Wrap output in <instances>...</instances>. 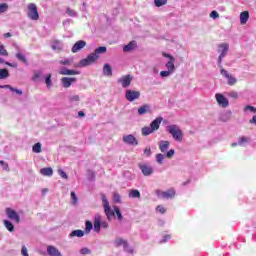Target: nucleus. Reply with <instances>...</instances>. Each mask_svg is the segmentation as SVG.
Returning <instances> with one entry per match:
<instances>
[{
    "instance_id": "5fc2aeb1",
    "label": "nucleus",
    "mask_w": 256,
    "mask_h": 256,
    "mask_svg": "<svg viewBox=\"0 0 256 256\" xmlns=\"http://www.w3.org/2000/svg\"><path fill=\"white\" fill-rule=\"evenodd\" d=\"M80 255H91V250H89L87 247H84L80 249Z\"/></svg>"
},
{
    "instance_id": "37998d69",
    "label": "nucleus",
    "mask_w": 256,
    "mask_h": 256,
    "mask_svg": "<svg viewBox=\"0 0 256 256\" xmlns=\"http://www.w3.org/2000/svg\"><path fill=\"white\" fill-rule=\"evenodd\" d=\"M41 75H42L41 71L35 70L34 75L32 76V81L35 82L37 81V79H41Z\"/></svg>"
},
{
    "instance_id": "6e6d98bb",
    "label": "nucleus",
    "mask_w": 256,
    "mask_h": 256,
    "mask_svg": "<svg viewBox=\"0 0 256 256\" xmlns=\"http://www.w3.org/2000/svg\"><path fill=\"white\" fill-rule=\"evenodd\" d=\"M0 55H3L4 57H7V55H9L3 44L0 45Z\"/></svg>"
},
{
    "instance_id": "72a5a7b5",
    "label": "nucleus",
    "mask_w": 256,
    "mask_h": 256,
    "mask_svg": "<svg viewBox=\"0 0 256 256\" xmlns=\"http://www.w3.org/2000/svg\"><path fill=\"white\" fill-rule=\"evenodd\" d=\"M9 77V70L6 68L0 69V80L7 79Z\"/></svg>"
},
{
    "instance_id": "69168bd1",
    "label": "nucleus",
    "mask_w": 256,
    "mask_h": 256,
    "mask_svg": "<svg viewBox=\"0 0 256 256\" xmlns=\"http://www.w3.org/2000/svg\"><path fill=\"white\" fill-rule=\"evenodd\" d=\"M21 253H22L23 256H29V252L27 251V246L26 245L22 246Z\"/></svg>"
},
{
    "instance_id": "9d476101",
    "label": "nucleus",
    "mask_w": 256,
    "mask_h": 256,
    "mask_svg": "<svg viewBox=\"0 0 256 256\" xmlns=\"http://www.w3.org/2000/svg\"><path fill=\"white\" fill-rule=\"evenodd\" d=\"M139 97H141V92L137 90L127 89L125 91V98L130 103H133V101H136V99H139Z\"/></svg>"
},
{
    "instance_id": "f8f14e48",
    "label": "nucleus",
    "mask_w": 256,
    "mask_h": 256,
    "mask_svg": "<svg viewBox=\"0 0 256 256\" xmlns=\"http://www.w3.org/2000/svg\"><path fill=\"white\" fill-rule=\"evenodd\" d=\"M138 167L144 177H151V175L154 173L153 166H149L147 164H139Z\"/></svg>"
},
{
    "instance_id": "603ef678",
    "label": "nucleus",
    "mask_w": 256,
    "mask_h": 256,
    "mask_svg": "<svg viewBox=\"0 0 256 256\" xmlns=\"http://www.w3.org/2000/svg\"><path fill=\"white\" fill-rule=\"evenodd\" d=\"M7 9H9V5H7V3L0 4V14L5 13L7 11Z\"/></svg>"
},
{
    "instance_id": "338daca9",
    "label": "nucleus",
    "mask_w": 256,
    "mask_h": 256,
    "mask_svg": "<svg viewBox=\"0 0 256 256\" xmlns=\"http://www.w3.org/2000/svg\"><path fill=\"white\" fill-rule=\"evenodd\" d=\"M151 148H145L144 149V155L146 156V157H151Z\"/></svg>"
},
{
    "instance_id": "774afa93",
    "label": "nucleus",
    "mask_w": 256,
    "mask_h": 256,
    "mask_svg": "<svg viewBox=\"0 0 256 256\" xmlns=\"http://www.w3.org/2000/svg\"><path fill=\"white\" fill-rule=\"evenodd\" d=\"M125 253H129L130 255H133L134 250L133 248H131L128 244V247L126 249H124Z\"/></svg>"
},
{
    "instance_id": "1a4fd4ad",
    "label": "nucleus",
    "mask_w": 256,
    "mask_h": 256,
    "mask_svg": "<svg viewBox=\"0 0 256 256\" xmlns=\"http://www.w3.org/2000/svg\"><path fill=\"white\" fill-rule=\"evenodd\" d=\"M163 57L168 59L167 63L165 64L166 69L172 73H175L177 69L175 68V57L169 53H163Z\"/></svg>"
},
{
    "instance_id": "ea45409f",
    "label": "nucleus",
    "mask_w": 256,
    "mask_h": 256,
    "mask_svg": "<svg viewBox=\"0 0 256 256\" xmlns=\"http://www.w3.org/2000/svg\"><path fill=\"white\" fill-rule=\"evenodd\" d=\"M66 14L68 17H77V12L69 7L66 9Z\"/></svg>"
},
{
    "instance_id": "49530a36",
    "label": "nucleus",
    "mask_w": 256,
    "mask_h": 256,
    "mask_svg": "<svg viewBox=\"0 0 256 256\" xmlns=\"http://www.w3.org/2000/svg\"><path fill=\"white\" fill-rule=\"evenodd\" d=\"M173 155H175V149H170L164 155L167 159H172Z\"/></svg>"
},
{
    "instance_id": "2eb2a0df",
    "label": "nucleus",
    "mask_w": 256,
    "mask_h": 256,
    "mask_svg": "<svg viewBox=\"0 0 256 256\" xmlns=\"http://www.w3.org/2000/svg\"><path fill=\"white\" fill-rule=\"evenodd\" d=\"M6 215H7L8 219L15 221V223H19L21 221V217L19 216L17 211H15L11 208H6Z\"/></svg>"
},
{
    "instance_id": "0e129e2a",
    "label": "nucleus",
    "mask_w": 256,
    "mask_h": 256,
    "mask_svg": "<svg viewBox=\"0 0 256 256\" xmlns=\"http://www.w3.org/2000/svg\"><path fill=\"white\" fill-rule=\"evenodd\" d=\"M0 165L3 167L4 171H9V164L5 163V161L0 160Z\"/></svg>"
},
{
    "instance_id": "393cba45",
    "label": "nucleus",
    "mask_w": 256,
    "mask_h": 256,
    "mask_svg": "<svg viewBox=\"0 0 256 256\" xmlns=\"http://www.w3.org/2000/svg\"><path fill=\"white\" fill-rule=\"evenodd\" d=\"M151 111V106L149 104H144L138 108V115H145V113H149Z\"/></svg>"
},
{
    "instance_id": "4be33fe9",
    "label": "nucleus",
    "mask_w": 256,
    "mask_h": 256,
    "mask_svg": "<svg viewBox=\"0 0 256 256\" xmlns=\"http://www.w3.org/2000/svg\"><path fill=\"white\" fill-rule=\"evenodd\" d=\"M251 143V137L241 136L238 138L239 147H246L247 144Z\"/></svg>"
},
{
    "instance_id": "de8ad7c7",
    "label": "nucleus",
    "mask_w": 256,
    "mask_h": 256,
    "mask_svg": "<svg viewBox=\"0 0 256 256\" xmlns=\"http://www.w3.org/2000/svg\"><path fill=\"white\" fill-rule=\"evenodd\" d=\"M73 63V59L65 58L60 60V65H71Z\"/></svg>"
},
{
    "instance_id": "e433bc0d",
    "label": "nucleus",
    "mask_w": 256,
    "mask_h": 256,
    "mask_svg": "<svg viewBox=\"0 0 256 256\" xmlns=\"http://www.w3.org/2000/svg\"><path fill=\"white\" fill-rule=\"evenodd\" d=\"M16 58L18 59V61H21L22 63H24V65H27V57H25L24 54L18 52L16 53Z\"/></svg>"
},
{
    "instance_id": "4d7b16f0",
    "label": "nucleus",
    "mask_w": 256,
    "mask_h": 256,
    "mask_svg": "<svg viewBox=\"0 0 256 256\" xmlns=\"http://www.w3.org/2000/svg\"><path fill=\"white\" fill-rule=\"evenodd\" d=\"M227 79H228V85H235L237 83V79L231 75Z\"/></svg>"
},
{
    "instance_id": "3c124183",
    "label": "nucleus",
    "mask_w": 256,
    "mask_h": 256,
    "mask_svg": "<svg viewBox=\"0 0 256 256\" xmlns=\"http://www.w3.org/2000/svg\"><path fill=\"white\" fill-rule=\"evenodd\" d=\"M171 240V235L166 234L164 236H162V239L159 241V243L163 244V243H167V241Z\"/></svg>"
},
{
    "instance_id": "5701e85b",
    "label": "nucleus",
    "mask_w": 256,
    "mask_h": 256,
    "mask_svg": "<svg viewBox=\"0 0 256 256\" xmlns=\"http://www.w3.org/2000/svg\"><path fill=\"white\" fill-rule=\"evenodd\" d=\"M60 75H79V71L77 70H71L67 67H62L60 69Z\"/></svg>"
},
{
    "instance_id": "4468645a",
    "label": "nucleus",
    "mask_w": 256,
    "mask_h": 256,
    "mask_svg": "<svg viewBox=\"0 0 256 256\" xmlns=\"http://www.w3.org/2000/svg\"><path fill=\"white\" fill-rule=\"evenodd\" d=\"M132 81H133V76L129 74L122 76L121 78L118 79V83L121 84L123 89H127V87L131 85Z\"/></svg>"
},
{
    "instance_id": "58836bf2",
    "label": "nucleus",
    "mask_w": 256,
    "mask_h": 256,
    "mask_svg": "<svg viewBox=\"0 0 256 256\" xmlns=\"http://www.w3.org/2000/svg\"><path fill=\"white\" fill-rule=\"evenodd\" d=\"M170 75H173V72H171V70H163L160 72V77L162 79H165V77H170Z\"/></svg>"
},
{
    "instance_id": "412c9836",
    "label": "nucleus",
    "mask_w": 256,
    "mask_h": 256,
    "mask_svg": "<svg viewBox=\"0 0 256 256\" xmlns=\"http://www.w3.org/2000/svg\"><path fill=\"white\" fill-rule=\"evenodd\" d=\"M51 49L53 51H57L58 53L60 51H63V42L59 41V40H55L54 42H52L51 44Z\"/></svg>"
},
{
    "instance_id": "6ab92c4d",
    "label": "nucleus",
    "mask_w": 256,
    "mask_h": 256,
    "mask_svg": "<svg viewBox=\"0 0 256 256\" xmlns=\"http://www.w3.org/2000/svg\"><path fill=\"white\" fill-rule=\"evenodd\" d=\"M135 49H137V42L135 40H132L127 45L123 46L124 53H129Z\"/></svg>"
},
{
    "instance_id": "a18cd8bd",
    "label": "nucleus",
    "mask_w": 256,
    "mask_h": 256,
    "mask_svg": "<svg viewBox=\"0 0 256 256\" xmlns=\"http://www.w3.org/2000/svg\"><path fill=\"white\" fill-rule=\"evenodd\" d=\"M247 111H250V113H256V108L251 105H246L244 108V113H247Z\"/></svg>"
},
{
    "instance_id": "13d9d810",
    "label": "nucleus",
    "mask_w": 256,
    "mask_h": 256,
    "mask_svg": "<svg viewBox=\"0 0 256 256\" xmlns=\"http://www.w3.org/2000/svg\"><path fill=\"white\" fill-rule=\"evenodd\" d=\"M220 73L221 75H223V77H225L226 79H228V77H230V74L227 70L220 68Z\"/></svg>"
},
{
    "instance_id": "bf43d9fd",
    "label": "nucleus",
    "mask_w": 256,
    "mask_h": 256,
    "mask_svg": "<svg viewBox=\"0 0 256 256\" xmlns=\"http://www.w3.org/2000/svg\"><path fill=\"white\" fill-rule=\"evenodd\" d=\"M210 17L212 19H219V12H217L216 10H213L211 13H210Z\"/></svg>"
},
{
    "instance_id": "864d4df0",
    "label": "nucleus",
    "mask_w": 256,
    "mask_h": 256,
    "mask_svg": "<svg viewBox=\"0 0 256 256\" xmlns=\"http://www.w3.org/2000/svg\"><path fill=\"white\" fill-rule=\"evenodd\" d=\"M113 202L114 203H121V195H119V193H114L113 194Z\"/></svg>"
},
{
    "instance_id": "f704fd0d",
    "label": "nucleus",
    "mask_w": 256,
    "mask_h": 256,
    "mask_svg": "<svg viewBox=\"0 0 256 256\" xmlns=\"http://www.w3.org/2000/svg\"><path fill=\"white\" fill-rule=\"evenodd\" d=\"M231 117V112H225L220 115V121H223L224 123H227V121Z\"/></svg>"
},
{
    "instance_id": "e2e57ef3",
    "label": "nucleus",
    "mask_w": 256,
    "mask_h": 256,
    "mask_svg": "<svg viewBox=\"0 0 256 256\" xmlns=\"http://www.w3.org/2000/svg\"><path fill=\"white\" fill-rule=\"evenodd\" d=\"M70 197L72 199V201H74V203H77V201H79V199L77 198V194L75 193V191H72L70 193Z\"/></svg>"
},
{
    "instance_id": "0eeeda50",
    "label": "nucleus",
    "mask_w": 256,
    "mask_h": 256,
    "mask_svg": "<svg viewBox=\"0 0 256 256\" xmlns=\"http://www.w3.org/2000/svg\"><path fill=\"white\" fill-rule=\"evenodd\" d=\"M27 16L32 21H38L39 20V10H37V5L35 3H30L28 5V13Z\"/></svg>"
},
{
    "instance_id": "052dcab7",
    "label": "nucleus",
    "mask_w": 256,
    "mask_h": 256,
    "mask_svg": "<svg viewBox=\"0 0 256 256\" xmlns=\"http://www.w3.org/2000/svg\"><path fill=\"white\" fill-rule=\"evenodd\" d=\"M12 93H16V95H23V90H19L15 87H12L10 90Z\"/></svg>"
},
{
    "instance_id": "09e8293b",
    "label": "nucleus",
    "mask_w": 256,
    "mask_h": 256,
    "mask_svg": "<svg viewBox=\"0 0 256 256\" xmlns=\"http://www.w3.org/2000/svg\"><path fill=\"white\" fill-rule=\"evenodd\" d=\"M58 175H60V177H62V179H69L67 172H65L63 169H58Z\"/></svg>"
},
{
    "instance_id": "4c0bfd02",
    "label": "nucleus",
    "mask_w": 256,
    "mask_h": 256,
    "mask_svg": "<svg viewBox=\"0 0 256 256\" xmlns=\"http://www.w3.org/2000/svg\"><path fill=\"white\" fill-rule=\"evenodd\" d=\"M164 159H165V155H163L162 153H159L156 155V162L158 165H163Z\"/></svg>"
},
{
    "instance_id": "cd10ccee",
    "label": "nucleus",
    "mask_w": 256,
    "mask_h": 256,
    "mask_svg": "<svg viewBox=\"0 0 256 256\" xmlns=\"http://www.w3.org/2000/svg\"><path fill=\"white\" fill-rule=\"evenodd\" d=\"M249 21V11H244L240 13V23L241 25H245Z\"/></svg>"
},
{
    "instance_id": "8fccbe9b",
    "label": "nucleus",
    "mask_w": 256,
    "mask_h": 256,
    "mask_svg": "<svg viewBox=\"0 0 256 256\" xmlns=\"http://www.w3.org/2000/svg\"><path fill=\"white\" fill-rule=\"evenodd\" d=\"M156 211H157L158 213H161V215L167 213V209H165V207H163V205H158V206L156 207Z\"/></svg>"
},
{
    "instance_id": "f03ea898",
    "label": "nucleus",
    "mask_w": 256,
    "mask_h": 256,
    "mask_svg": "<svg viewBox=\"0 0 256 256\" xmlns=\"http://www.w3.org/2000/svg\"><path fill=\"white\" fill-rule=\"evenodd\" d=\"M162 122H163V117L159 116L150 123V126H144L142 128L143 137H148V135H151V133H155V131H159V128L161 127Z\"/></svg>"
},
{
    "instance_id": "c756f323",
    "label": "nucleus",
    "mask_w": 256,
    "mask_h": 256,
    "mask_svg": "<svg viewBox=\"0 0 256 256\" xmlns=\"http://www.w3.org/2000/svg\"><path fill=\"white\" fill-rule=\"evenodd\" d=\"M95 229V226H93V222L91 220H86L85 222V233H91Z\"/></svg>"
},
{
    "instance_id": "b1692460",
    "label": "nucleus",
    "mask_w": 256,
    "mask_h": 256,
    "mask_svg": "<svg viewBox=\"0 0 256 256\" xmlns=\"http://www.w3.org/2000/svg\"><path fill=\"white\" fill-rule=\"evenodd\" d=\"M103 74L106 77H111V75H113V68H111V65L109 63L104 64Z\"/></svg>"
},
{
    "instance_id": "c85d7f7f",
    "label": "nucleus",
    "mask_w": 256,
    "mask_h": 256,
    "mask_svg": "<svg viewBox=\"0 0 256 256\" xmlns=\"http://www.w3.org/2000/svg\"><path fill=\"white\" fill-rule=\"evenodd\" d=\"M4 227H6L7 231L13 233L15 231V225L10 220H4Z\"/></svg>"
},
{
    "instance_id": "9b49d317",
    "label": "nucleus",
    "mask_w": 256,
    "mask_h": 256,
    "mask_svg": "<svg viewBox=\"0 0 256 256\" xmlns=\"http://www.w3.org/2000/svg\"><path fill=\"white\" fill-rule=\"evenodd\" d=\"M122 140L123 143L126 145H131L132 147H137V145H139V141L133 136V134L124 135Z\"/></svg>"
},
{
    "instance_id": "79ce46f5",
    "label": "nucleus",
    "mask_w": 256,
    "mask_h": 256,
    "mask_svg": "<svg viewBox=\"0 0 256 256\" xmlns=\"http://www.w3.org/2000/svg\"><path fill=\"white\" fill-rule=\"evenodd\" d=\"M46 86L49 88L53 85V81L51 80V74H47L45 77Z\"/></svg>"
},
{
    "instance_id": "a878e982",
    "label": "nucleus",
    "mask_w": 256,
    "mask_h": 256,
    "mask_svg": "<svg viewBox=\"0 0 256 256\" xmlns=\"http://www.w3.org/2000/svg\"><path fill=\"white\" fill-rule=\"evenodd\" d=\"M41 175H44V177H52L53 175V168L51 167H45L40 169Z\"/></svg>"
},
{
    "instance_id": "7ed1b4c3",
    "label": "nucleus",
    "mask_w": 256,
    "mask_h": 256,
    "mask_svg": "<svg viewBox=\"0 0 256 256\" xmlns=\"http://www.w3.org/2000/svg\"><path fill=\"white\" fill-rule=\"evenodd\" d=\"M218 56L217 65L219 69H223V59L227 57V53H229V43H221L218 45Z\"/></svg>"
},
{
    "instance_id": "bb28decb",
    "label": "nucleus",
    "mask_w": 256,
    "mask_h": 256,
    "mask_svg": "<svg viewBox=\"0 0 256 256\" xmlns=\"http://www.w3.org/2000/svg\"><path fill=\"white\" fill-rule=\"evenodd\" d=\"M116 247H121L123 246V249H127L129 247V243L127 240H123V238H118L115 241Z\"/></svg>"
},
{
    "instance_id": "f3484780",
    "label": "nucleus",
    "mask_w": 256,
    "mask_h": 256,
    "mask_svg": "<svg viewBox=\"0 0 256 256\" xmlns=\"http://www.w3.org/2000/svg\"><path fill=\"white\" fill-rule=\"evenodd\" d=\"M75 81H77V78L75 77H63L61 79L62 87H64V89H69V87H71Z\"/></svg>"
},
{
    "instance_id": "c9c22d12",
    "label": "nucleus",
    "mask_w": 256,
    "mask_h": 256,
    "mask_svg": "<svg viewBox=\"0 0 256 256\" xmlns=\"http://www.w3.org/2000/svg\"><path fill=\"white\" fill-rule=\"evenodd\" d=\"M41 149H42V144H41V142L35 143V144L32 146V151H33V153H41Z\"/></svg>"
},
{
    "instance_id": "423d86ee",
    "label": "nucleus",
    "mask_w": 256,
    "mask_h": 256,
    "mask_svg": "<svg viewBox=\"0 0 256 256\" xmlns=\"http://www.w3.org/2000/svg\"><path fill=\"white\" fill-rule=\"evenodd\" d=\"M97 59H99V55H97L95 53H91V54L87 55L86 58L81 59L79 62V65L81 67H89V65H93V63H95V61H97Z\"/></svg>"
},
{
    "instance_id": "20e7f679",
    "label": "nucleus",
    "mask_w": 256,
    "mask_h": 256,
    "mask_svg": "<svg viewBox=\"0 0 256 256\" xmlns=\"http://www.w3.org/2000/svg\"><path fill=\"white\" fill-rule=\"evenodd\" d=\"M166 131L167 133L172 135L175 141H183V131H181V128H179V126L175 124L168 125L166 126Z\"/></svg>"
},
{
    "instance_id": "a19ab883",
    "label": "nucleus",
    "mask_w": 256,
    "mask_h": 256,
    "mask_svg": "<svg viewBox=\"0 0 256 256\" xmlns=\"http://www.w3.org/2000/svg\"><path fill=\"white\" fill-rule=\"evenodd\" d=\"M167 3V0H154L155 7H163Z\"/></svg>"
},
{
    "instance_id": "f257e3e1",
    "label": "nucleus",
    "mask_w": 256,
    "mask_h": 256,
    "mask_svg": "<svg viewBox=\"0 0 256 256\" xmlns=\"http://www.w3.org/2000/svg\"><path fill=\"white\" fill-rule=\"evenodd\" d=\"M101 197L106 219L111 221V219H113V217L116 215L118 221H123V213H121V208H119L117 205H114L113 208H111V205H109V200H107V196L102 194Z\"/></svg>"
},
{
    "instance_id": "473e14b6",
    "label": "nucleus",
    "mask_w": 256,
    "mask_h": 256,
    "mask_svg": "<svg viewBox=\"0 0 256 256\" xmlns=\"http://www.w3.org/2000/svg\"><path fill=\"white\" fill-rule=\"evenodd\" d=\"M107 53V47L105 46H99L98 48L95 49L94 54L95 55H103Z\"/></svg>"
},
{
    "instance_id": "ddd939ff",
    "label": "nucleus",
    "mask_w": 256,
    "mask_h": 256,
    "mask_svg": "<svg viewBox=\"0 0 256 256\" xmlns=\"http://www.w3.org/2000/svg\"><path fill=\"white\" fill-rule=\"evenodd\" d=\"M216 97V101L218 103V105H220V107H223V109L229 107V99H227V97H225V95L221 94V93H217L215 95Z\"/></svg>"
},
{
    "instance_id": "c03bdc74",
    "label": "nucleus",
    "mask_w": 256,
    "mask_h": 256,
    "mask_svg": "<svg viewBox=\"0 0 256 256\" xmlns=\"http://www.w3.org/2000/svg\"><path fill=\"white\" fill-rule=\"evenodd\" d=\"M87 179L88 181H95V173L92 170L87 171Z\"/></svg>"
},
{
    "instance_id": "a211bd4d",
    "label": "nucleus",
    "mask_w": 256,
    "mask_h": 256,
    "mask_svg": "<svg viewBox=\"0 0 256 256\" xmlns=\"http://www.w3.org/2000/svg\"><path fill=\"white\" fill-rule=\"evenodd\" d=\"M47 254L49 256H63L61 251H59V249L53 245L47 246Z\"/></svg>"
},
{
    "instance_id": "6e6552de",
    "label": "nucleus",
    "mask_w": 256,
    "mask_h": 256,
    "mask_svg": "<svg viewBox=\"0 0 256 256\" xmlns=\"http://www.w3.org/2000/svg\"><path fill=\"white\" fill-rule=\"evenodd\" d=\"M156 195L159 199H173L175 197V188H170L166 191L156 190Z\"/></svg>"
},
{
    "instance_id": "2f4dec72",
    "label": "nucleus",
    "mask_w": 256,
    "mask_h": 256,
    "mask_svg": "<svg viewBox=\"0 0 256 256\" xmlns=\"http://www.w3.org/2000/svg\"><path fill=\"white\" fill-rule=\"evenodd\" d=\"M129 197H131L132 199H139V197H141V192H139V190L137 189H133L130 191Z\"/></svg>"
},
{
    "instance_id": "dca6fc26",
    "label": "nucleus",
    "mask_w": 256,
    "mask_h": 256,
    "mask_svg": "<svg viewBox=\"0 0 256 256\" xmlns=\"http://www.w3.org/2000/svg\"><path fill=\"white\" fill-rule=\"evenodd\" d=\"M87 47V42L85 40H78L71 48L72 53H79L81 49Z\"/></svg>"
},
{
    "instance_id": "7c9ffc66",
    "label": "nucleus",
    "mask_w": 256,
    "mask_h": 256,
    "mask_svg": "<svg viewBox=\"0 0 256 256\" xmlns=\"http://www.w3.org/2000/svg\"><path fill=\"white\" fill-rule=\"evenodd\" d=\"M85 235V231L83 230H73L71 233H70V237H84Z\"/></svg>"
},
{
    "instance_id": "aec40b11",
    "label": "nucleus",
    "mask_w": 256,
    "mask_h": 256,
    "mask_svg": "<svg viewBox=\"0 0 256 256\" xmlns=\"http://www.w3.org/2000/svg\"><path fill=\"white\" fill-rule=\"evenodd\" d=\"M171 143L167 140H161L159 143H158V147L161 151V153H167V150L169 149Z\"/></svg>"
},
{
    "instance_id": "680f3d73",
    "label": "nucleus",
    "mask_w": 256,
    "mask_h": 256,
    "mask_svg": "<svg viewBox=\"0 0 256 256\" xmlns=\"http://www.w3.org/2000/svg\"><path fill=\"white\" fill-rule=\"evenodd\" d=\"M228 97H231L232 99H237V97H239V93L231 91L228 93Z\"/></svg>"
},
{
    "instance_id": "39448f33",
    "label": "nucleus",
    "mask_w": 256,
    "mask_h": 256,
    "mask_svg": "<svg viewBox=\"0 0 256 256\" xmlns=\"http://www.w3.org/2000/svg\"><path fill=\"white\" fill-rule=\"evenodd\" d=\"M102 229H108L109 223L103 220V217L99 214H96L94 217V231L95 233H101Z\"/></svg>"
}]
</instances>
